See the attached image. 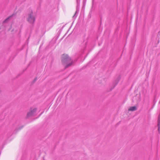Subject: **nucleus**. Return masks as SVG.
I'll return each mask as SVG.
<instances>
[{
  "mask_svg": "<svg viewBox=\"0 0 160 160\" xmlns=\"http://www.w3.org/2000/svg\"><path fill=\"white\" fill-rule=\"evenodd\" d=\"M62 62L64 64H67L65 66L66 68L71 65L72 63L71 58L68 57L67 55L64 54L62 56Z\"/></svg>",
  "mask_w": 160,
  "mask_h": 160,
  "instance_id": "nucleus-1",
  "label": "nucleus"
},
{
  "mask_svg": "<svg viewBox=\"0 0 160 160\" xmlns=\"http://www.w3.org/2000/svg\"><path fill=\"white\" fill-rule=\"evenodd\" d=\"M37 110V109L36 108H31L30 109L29 112L27 114L26 118H28L32 116L36 112Z\"/></svg>",
  "mask_w": 160,
  "mask_h": 160,
  "instance_id": "nucleus-2",
  "label": "nucleus"
},
{
  "mask_svg": "<svg viewBox=\"0 0 160 160\" xmlns=\"http://www.w3.org/2000/svg\"><path fill=\"white\" fill-rule=\"evenodd\" d=\"M137 110V108L135 106L131 107H130L128 109V111H134Z\"/></svg>",
  "mask_w": 160,
  "mask_h": 160,
  "instance_id": "nucleus-3",
  "label": "nucleus"
},
{
  "mask_svg": "<svg viewBox=\"0 0 160 160\" xmlns=\"http://www.w3.org/2000/svg\"><path fill=\"white\" fill-rule=\"evenodd\" d=\"M28 19L29 20L35 19L34 17L33 16L32 13L28 15Z\"/></svg>",
  "mask_w": 160,
  "mask_h": 160,
  "instance_id": "nucleus-4",
  "label": "nucleus"
},
{
  "mask_svg": "<svg viewBox=\"0 0 160 160\" xmlns=\"http://www.w3.org/2000/svg\"><path fill=\"white\" fill-rule=\"evenodd\" d=\"M160 125V115H159L158 117V130L160 128L159 125Z\"/></svg>",
  "mask_w": 160,
  "mask_h": 160,
  "instance_id": "nucleus-5",
  "label": "nucleus"
},
{
  "mask_svg": "<svg viewBox=\"0 0 160 160\" xmlns=\"http://www.w3.org/2000/svg\"><path fill=\"white\" fill-rule=\"evenodd\" d=\"M12 15L10 16L8 18H6L5 20H8V19H12Z\"/></svg>",
  "mask_w": 160,
  "mask_h": 160,
  "instance_id": "nucleus-6",
  "label": "nucleus"
}]
</instances>
